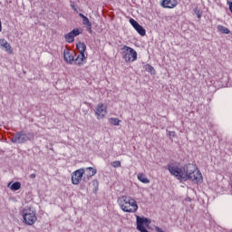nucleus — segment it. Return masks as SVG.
<instances>
[{"label":"nucleus","instance_id":"obj_1","mask_svg":"<svg viewBox=\"0 0 232 232\" xmlns=\"http://www.w3.org/2000/svg\"><path fill=\"white\" fill-rule=\"evenodd\" d=\"M168 169L178 180H191L194 184H199L202 182V173L198 170L197 166L188 163L183 167H180L175 163L168 165Z\"/></svg>","mask_w":232,"mask_h":232},{"label":"nucleus","instance_id":"obj_2","mask_svg":"<svg viewBox=\"0 0 232 232\" xmlns=\"http://www.w3.org/2000/svg\"><path fill=\"white\" fill-rule=\"evenodd\" d=\"M118 204L124 213H136L137 209H139L137 201L130 196L118 198Z\"/></svg>","mask_w":232,"mask_h":232},{"label":"nucleus","instance_id":"obj_3","mask_svg":"<svg viewBox=\"0 0 232 232\" xmlns=\"http://www.w3.org/2000/svg\"><path fill=\"white\" fill-rule=\"evenodd\" d=\"M121 57L125 63H135L137 61V51L130 46L124 45L121 48Z\"/></svg>","mask_w":232,"mask_h":232},{"label":"nucleus","instance_id":"obj_4","mask_svg":"<svg viewBox=\"0 0 232 232\" xmlns=\"http://www.w3.org/2000/svg\"><path fill=\"white\" fill-rule=\"evenodd\" d=\"M23 218L24 224H27V226H34V224L37 222V214L33 208H26L23 210Z\"/></svg>","mask_w":232,"mask_h":232},{"label":"nucleus","instance_id":"obj_5","mask_svg":"<svg viewBox=\"0 0 232 232\" xmlns=\"http://www.w3.org/2000/svg\"><path fill=\"white\" fill-rule=\"evenodd\" d=\"M137 222V229L140 232H149L146 227H150V224H151V220L148 218H140V216L136 217Z\"/></svg>","mask_w":232,"mask_h":232},{"label":"nucleus","instance_id":"obj_6","mask_svg":"<svg viewBox=\"0 0 232 232\" xmlns=\"http://www.w3.org/2000/svg\"><path fill=\"white\" fill-rule=\"evenodd\" d=\"M84 175V169H79L72 173V184L79 186Z\"/></svg>","mask_w":232,"mask_h":232},{"label":"nucleus","instance_id":"obj_7","mask_svg":"<svg viewBox=\"0 0 232 232\" xmlns=\"http://www.w3.org/2000/svg\"><path fill=\"white\" fill-rule=\"evenodd\" d=\"M28 140H30V138L27 134H24L23 132L15 133L11 140V141L14 144H24V142Z\"/></svg>","mask_w":232,"mask_h":232},{"label":"nucleus","instance_id":"obj_8","mask_svg":"<svg viewBox=\"0 0 232 232\" xmlns=\"http://www.w3.org/2000/svg\"><path fill=\"white\" fill-rule=\"evenodd\" d=\"M108 113V108L103 103H99L95 109V115L98 120L104 119Z\"/></svg>","mask_w":232,"mask_h":232},{"label":"nucleus","instance_id":"obj_9","mask_svg":"<svg viewBox=\"0 0 232 232\" xmlns=\"http://www.w3.org/2000/svg\"><path fill=\"white\" fill-rule=\"evenodd\" d=\"M130 23L140 35H141L142 37L146 35V29L139 24V22L135 21V19L130 18Z\"/></svg>","mask_w":232,"mask_h":232},{"label":"nucleus","instance_id":"obj_10","mask_svg":"<svg viewBox=\"0 0 232 232\" xmlns=\"http://www.w3.org/2000/svg\"><path fill=\"white\" fill-rule=\"evenodd\" d=\"M77 35H81V29H73L69 34L64 35V39L67 43H73Z\"/></svg>","mask_w":232,"mask_h":232},{"label":"nucleus","instance_id":"obj_11","mask_svg":"<svg viewBox=\"0 0 232 232\" xmlns=\"http://www.w3.org/2000/svg\"><path fill=\"white\" fill-rule=\"evenodd\" d=\"M0 48L1 50H4V52H6V53H9L10 55L14 53V48L12 47V45L9 44L6 39H0Z\"/></svg>","mask_w":232,"mask_h":232},{"label":"nucleus","instance_id":"obj_12","mask_svg":"<svg viewBox=\"0 0 232 232\" xmlns=\"http://www.w3.org/2000/svg\"><path fill=\"white\" fill-rule=\"evenodd\" d=\"M179 5V2L177 0H163L161 6L163 8H175Z\"/></svg>","mask_w":232,"mask_h":232},{"label":"nucleus","instance_id":"obj_13","mask_svg":"<svg viewBox=\"0 0 232 232\" xmlns=\"http://www.w3.org/2000/svg\"><path fill=\"white\" fill-rule=\"evenodd\" d=\"M63 59H64L65 63L72 64V63H73V61L75 60L73 58V52L64 51L63 52Z\"/></svg>","mask_w":232,"mask_h":232},{"label":"nucleus","instance_id":"obj_14","mask_svg":"<svg viewBox=\"0 0 232 232\" xmlns=\"http://www.w3.org/2000/svg\"><path fill=\"white\" fill-rule=\"evenodd\" d=\"M74 63L77 66H82V64L86 63V55L79 53L77 58L74 60Z\"/></svg>","mask_w":232,"mask_h":232},{"label":"nucleus","instance_id":"obj_15","mask_svg":"<svg viewBox=\"0 0 232 232\" xmlns=\"http://www.w3.org/2000/svg\"><path fill=\"white\" fill-rule=\"evenodd\" d=\"M83 169H84L83 175H86L87 179H90V177H93V175H95L97 173V169H95L92 167H88Z\"/></svg>","mask_w":232,"mask_h":232},{"label":"nucleus","instance_id":"obj_16","mask_svg":"<svg viewBox=\"0 0 232 232\" xmlns=\"http://www.w3.org/2000/svg\"><path fill=\"white\" fill-rule=\"evenodd\" d=\"M7 188H9L12 191H18V189H21V182L16 181L13 184L9 183Z\"/></svg>","mask_w":232,"mask_h":232},{"label":"nucleus","instance_id":"obj_17","mask_svg":"<svg viewBox=\"0 0 232 232\" xmlns=\"http://www.w3.org/2000/svg\"><path fill=\"white\" fill-rule=\"evenodd\" d=\"M76 48L81 54H84V52H86V44L79 42L76 44Z\"/></svg>","mask_w":232,"mask_h":232},{"label":"nucleus","instance_id":"obj_18","mask_svg":"<svg viewBox=\"0 0 232 232\" xmlns=\"http://www.w3.org/2000/svg\"><path fill=\"white\" fill-rule=\"evenodd\" d=\"M79 15L82 19V24H84L85 26H92V22H90V19H88V17H86V15H84L82 13H80Z\"/></svg>","mask_w":232,"mask_h":232},{"label":"nucleus","instance_id":"obj_19","mask_svg":"<svg viewBox=\"0 0 232 232\" xmlns=\"http://www.w3.org/2000/svg\"><path fill=\"white\" fill-rule=\"evenodd\" d=\"M218 32H221V34H231V31L227 27L221 24L218 25Z\"/></svg>","mask_w":232,"mask_h":232},{"label":"nucleus","instance_id":"obj_20","mask_svg":"<svg viewBox=\"0 0 232 232\" xmlns=\"http://www.w3.org/2000/svg\"><path fill=\"white\" fill-rule=\"evenodd\" d=\"M138 180L143 184H150V179H148L142 173L138 174Z\"/></svg>","mask_w":232,"mask_h":232},{"label":"nucleus","instance_id":"obj_21","mask_svg":"<svg viewBox=\"0 0 232 232\" xmlns=\"http://www.w3.org/2000/svg\"><path fill=\"white\" fill-rule=\"evenodd\" d=\"M109 121L112 126H119L121 124V120H119V118H111Z\"/></svg>","mask_w":232,"mask_h":232},{"label":"nucleus","instance_id":"obj_22","mask_svg":"<svg viewBox=\"0 0 232 232\" xmlns=\"http://www.w3.org/2000/svg\"><path fill=\"white\" fill-rule=\"evenodd\" d=\"M145 70H146V72H149L150 73H152L155 69L150 64H146L145 65Z\"/></svg>","mask_w":232,"mask_h":232},{"label":"nucleus","instance_id":"obj_23","mask_svg":"<svg viewBox=\"0 0 232 232\" xmlns=\"http://www.w3.org/2000/svg\"><path fill=\"white\" fill-rule=\"evenodd\" d=\"M111 166H112V168H121V161L120 160L112 161L111 163Z\"/></svg>","mask_w":232,"mask_h":232},{"label":"nucleus","instance_id":"obj_24","mask_svg":"<svg viewBox=\"0 0 232 232\" xmlns=\"http://www.w3.org/2000/svg\"><path fill=\"white\" fill-rule=\"evenodd\" d=\"M87 32H89V34H92V25H87Z\"/></svg>","mask_w":232,"mask_h":232},{"label":"nucleus","instance_id":"obj_25","mask_svg":"<svg viewBox=\"0 0 232 232\" xmlns=\"http://www.w3.org/2000/svg\"><path fill=\"white\" fill-rule=\"evenodd\" d=\"M169 136L175 137L176 136L175 131H169Z\"/></svg>","mask_w":232,"mask_h":232},{"label":"nucleus","instance_id":"obj_26","mask_svg":"<svg viewBox=\"0 0 232 232\" xmlns=\"http://www.w3.org/2000/svg\"><path fill=\"white\" fill-rule=\"evenodd\" d=\"M196 15L198 16V19L202 17V14H200L199 11L196 12Z\"/></svg>","mask_w":232,"mask_h":232},{"label":"nucleus","instance_id":"obj_27","mask_svg":"<svg viewBox=\"0 0 232 232\" xmlns=\"http://www.w3.org/2000/svg\"><path fill=\"white\" fill-rule=\"evenodd\" d=\"M156 231H157V232H163V231H162V228H160V227H156Z\"/></svg>","mask_w":232,"mask_h":232},{"label":"nucleus","instance_id":"obj_28","mask_svg":"<svg viewBox=\"0 0 232 232\" xmlns=\"http://www.w3.org/2000/svg\"><path fill=\"white\" fill-rule=\"evenodd\" d=\"M185 200H186V202H191V198L187 197Z\"/></svg>","mask_w":232,"mask_h":232},{"label":"nucleus","instance_id":"obj_29","mask_svg":"<svg viewBox=\"0 0 232 232\" xmlns=\"http://www.w3.org/2000/svg\"><path fill=\"white\" fill-rule=\"evenodd\" d=\"M31 179H35V174H31Z\"/></svg>","mask_w":232,"mask_h":232},{"label":"nucleus","instance_id":"obj_30","mask_svg":"<svg viewBox=\"0 0 232 232\" xmlns=\"http://www.w3.org/2000/svg\"><path fill=\"white\" fill-rule=\"evenodd\" d=\"M230 232H232V230Z\"/></svg>","mask_w":232,"mask_h":232}]
</instances>
